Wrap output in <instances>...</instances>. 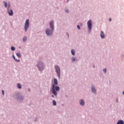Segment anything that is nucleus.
Returning a JSON list of instances; mask_svg holds the SVG:
<instances>
[{
    "label": "nucleus",
    "mask_w": 124,
    "mask_h": 124,
    "mask_svg": "<svg viewBox=\"0 0 124 124\" xmlns=\"http://www.w3.org/2000/svg\"><path fill=\"white\" fill-rule=\"evenodd\" d=\"M37 66L39 69V70H43L44 69V65H43V63L40 62L37 65Z\"/></svg>",
    "instance_id": "nucleus-3"
},
{
    "label": "nucleus",
    "mask_w": 124,
    "mask_h": 124,
    "mask_svg": "<svg viewBox=\"0 0 124 124\" xmlns=\"http://www.w3.org/2000/svg\"><path fill=\"white\" fill-rule=\"evenodd\" d=\"M46 34L49 36H51V35L53 34V32L52 31H51V30L49 29H47L46 30Z\"/></svg>",
    "instance_id": "nucleus-4"
},
{
    "label": "nucleus",
    "mask_w": 124,
    "mask_h": 124,
    "mask_svg": "<svg viewBox=\"0 0 124 124\" xmlns=\"http://www.w3.org/2000/svg\"><path fill=\"white\" fill-rule=\"evenodd\" d=\"M123 94L124 95V92H123Z\"/></svg>",
    "instance_id": "nucleus-29"
},
{
    "label": "nucleus",
    "mask_w": 124,
    "mask_h": 124,
    "mask_svg": "<svg viewBox=\"0 0 124 124\" xmlns=\"http://www.w3.org/2000/svg\"><path fill=\"white\" fill-rule=\"evenodd\" d=\"M88 28L89 31L92 30V20H90L87 22Z\"/></svg>",
    "instance_id": "nucleus-5"
},
{
    "label": "nucleus",
    "mask_w": 124,
    "mask_h": 124,
    "mask_svg": "<svg viewBox=\"0 0 124 124\" xmlns=\"http://www.w3.org/2000/svg\"><path fill=\"white\" fill-rule=\"evenodd\" d=\"M92 91L93 93H95V92H96L95 88L93 86H92Z\"/></svg>",
    "instance_id": "nucleus-11"
},
{
    "label": "nucleus",
    "mask_w": 124,
    "mask_h": 124,
    "mask_svg": "<svg viewBox=\"0 0 124 124\" xmlns=\"http://www.w3.org/2000/svg\"><path fill=\"white\" fill-rule=\"evenodd\" d=\"M103 71H104V72L105 73H106V72H107V69H106V68L104 69Z\"/></svg>",
    "instance_id": "nucleus-23"
},
{
    "label": "nucleus",
    "mask_w": 124,
    "mask_h": 124,
    "mask_svg": "<svg viewBox=\"0 0 124 124\" xmlns=\"http://www.w3.org/2000/svg\"><path fill=\"white\" fill-rule=\"evenodd\" d=\"M29 28H30V20L29 19H27L26 20L24 26L25 31H28V29H29Z\"/></svg>",
    "instance_id": "nucleus-1"
},
{
    "label": "nucleus",
    "mask_w": 124,
    "mask_h": 124,
    "mask_svg": "<svg viewBox=\"0 0 124 124\" xmlns=\"http://www.w3.org/2000/svg\"><path fill=\"white\" fill-rule=\"evenodd\" d=\"M54 82L55 85L57 86V85H58V80L56 78H54Z\"/></svg>",
    "instance_id": "nucleus-12"
},
{
    "label": "nucleus",
    "mask_w": 124,
    "mask_h": 124,
    "mask_svg": "<svg viewBox=\"0 0 124 124\" xmlns=\"http://www.w3.org/2000/svg\"><path fill=\"white\" fill-rule=\"evenodd\" d=\"M52 97H54V95H52Z\"/></svg>",
    "instance_id": "nucleus-28"
},
{
    "label": "nucleus",
    "mask_w": 124,
    "mask_h": 124,
    "mask_svg": "<svg viewBox=\"0 0 124 124\" xmlns=\"http://www.w3.org/2000/svg\"><path fill=\"white\" fill-rule=\"evenodd\" d=\"M56 72L59 77L60 78V76H61V68H60V67L58 65H56L55 66Z\"/></svg>",
    "instance_id": "nucleus-2"
},
{
    "label": "nucleus",
    "mask_w": 124,
    "mask_h": 124,
    "mask_svg": "<svg viewBox=\"0 0 124 124\" xmlns=\"http://www.w3.org/2000/svg\"><path fill=\"white\" fill-rule=\"evenodd\" d=\"M55 90L56 91H57V92H59V91H60V87L59 86H56L55 87Z\"/></svg>",
    "instance_id": "nucleus-15"
},
{
    "label": "nucleus",
    "mask_w": 124,
    "mask_h": 124,
    "mask_svg": "<svg viewBox=\"0 0 124 124\" xmlns=\"http://www.w3.org/2000/svg\"><path fill=\"white\" fill-rule=\"evenodd\" d=\"M109 22H111V21H112V19L111 18H109Z\"/></svg>",
    "instance_id": "nucleus-26"
},
{
    "label": "nucleus",
    "mask_w": 124,
    "mask_h": 124,
    "mask_svg": "<svg viewBox=\"0 0 124 124\" xmlns=\"http://www.w3.org/2000/svg\"><path fill=\"white\" fill-rule=\"evenodd\" d=\"M65 12H68V10H66V11H65Z\"/></svg>",
    "instance_id": "nucleus-27"
},
{
    "label": "nucleus",
    "mask_w": 124,
    "mask_h": 124,
    "mask_svg": "<svg viewBox=\"0 0 124 124\" xmlns=\"http://www.w3.org/2000/svg\"><path fill=\"white\" fill-rule=\"evenodd\" d=\"M17 88H18V89H21V84H20V83H18L17 84Z\"/></svg>",
    "instance_id": "nucleus-19"
},
{
    "label": "nucleus",
    "mask_w": 124,
    "mask_h": 124,
    "mask_svg": "<svg viewBox=\"0 0 124 124\" xmlns=\"http://www.w3.org/2000/svg\"><path fill=\"white\" fill-rule=\"evenodd\" d=\"M16 56H17L18 57V58H21V54H20V53H17L16 54Z\"/></svg>",
    "instance_id": "nucleus-17"
},
{
    "label": "nucleus",
    "mask_w": 124,
    "mask_h": 124,
    "mask_svg": "<svg viewBox=\"0 0 124 124\" xmlns=\"http://www.w3.org/2000/svg\"><path fill=\"white\" fill-rule=\"evenodd\" d=\"M101 38H105V34L103 31H101Z\"/></svg>",
    "instance_id": "nucleus-8"
},
{
    "label": "nucleus",
    "mask_w": 124,
    "mask_h": 124,
    "mask_svg": "<svg viewBox=\"0 0 124 124\" xmlns=\"http://www.w3.org/2000/svg\"><path fill=\"white\" fill-rule=\"evenodd\" d=\"M75 61H76V59L75 58H73L72 59V62H75Z\"/></svg>",
    "instance_id": "nucleus-22"
},
{
    "label": "nucleus",
    "mask_w": 124,
    "mask_h": 124,
    "mask_svg": "<svg viewBox=\"0 0 124 124\" xmlns=\"http://www.w3.org/2000/svg\"><path fill=\"white\" fill-rule=\"evenodd\" d=\"M3 3H5V7H7V3L5 1H3Z\"/></svg>",
    "instance_id": "nucleus-21"
},
{
    "label": "nucleus",
    "mask_w": 124,
    "mask_h": 124,
    "mask_svg": "<svg viewBox=\"0 0 124 124\" xmlns=\"http://www.w3.org/2000/svg\"><path fill=\"white\" fill-rule=\"evenodd\" d=\"M79 103H80V105H81V106H84V105L85 104V102L83 100H80L79 101Z\"/></svg>",
    "instance_id": "nucleus-9"
},
{
    "label": "nucleus",
    "mask_w": 124,
    "mask_h": 124,
    "mask_svg": "<svg viewBox=\"0 0 124 124\" xmlns=\"http://www.w3.org/2000/svg\"><path fill=\"white\" fill-rule=\"evenodd\" d=\"M53 104L54 106H56V105H57V103L55 102V100H53Z\"/></svg>",
    "instance_id": "nucleus-18"
},
{
    "label": "nucleus",
    "mask_w": 124,
    "mask_h": 124,
    "mask_svg": "<svg viewBox=\"0 0 124 124\" xmlns=\"http://www.w3.org/2000/svg\"><path fill=\"white\" fill-rule=\"evenodd\" d=\"M27 37H26V36L24 37L23 39V42H26V41H27Z\"/></svg>",
    "instance_id": "nucleus-16"
},
{
    "label": "nucleus",
    "mask_w": 124,
    "mask_h": 124,
    "mask_svg": "<svg viewBox=\"0 0 124 124\" xmlns=\"http://www.w3.org/2000/svg\"><path fill=\"white\" fill-rule=\"evenodd\" d=\"M52 87V92L53 94H54V95H57V92H56V90H55V85L53 84Z\"/></svg>",
    "instance_id": "nucleus-6"
},
{
    "label": "nucleus",
    "mask_w": 124,
    "mask_h": 124,
    "mask_svg": "<svg viewBox=\"0 0 124 124\" xmlns=\"http://www.w3.org/2000/svg\"><path fill=\"white\" fill-rule=\"evenodd\" d=\"M13 58L16 61V62H20V60H16V58H15V56L14 55L13 56Z\"/></svg>",
    "instance_id": "nucleus-14"
},
{
    "label": "nucleus",
    "mask_w": 124,
    "mask_h": 124,
    "mask_svg": "<svg viewBox=\"0 0 124 124\" xmlns=\"http://www.w3.org/2000/svg\"><path fill=\"white\" fill-rule=\"evenodd\" d=\"M11 50L12 51H15V47L14 46H12L11 47Z\"/></svg>",
    "instance_id": "nucleus-20"
},
{
    "label": "nucleus",
    "mask_w": 124,
    "mask_h": 124,
    "mask_svg": "<svg viewBox=\"0 0 124 124\" xmlns=\"http://www.w3.org/2000/svg\"><path fill=\"white\" fill-rule=\"evenodd\" d=\"M77 28H78V30H80V26H79V25H78Z\"/></svg>",
    "instance_id": "nucleus-25"
},
{
    "label": "nucleus",
    "mask_w": 124,
    "mask_h": 124,
    "mask_svg": "<svg viewBox=\"0 0 124 124\" xmlns=\"http://www.w3.org/2000/svg\"><path fill=\"white\" fill-rule=\"evenodd\" d=\"M2 94H3V95H4V91L2 90Z\"/></svg>",
    "instance_id": "nucleus-24"
},
{
    "label": "nucleus",
    "mask_w": 124,
    "mask_h": 124,
    "mask_svg": "<svg viewBox=\"0 0 124 124\" xmlns=\"http://www.w3.org/2000/svg\"><path fill=\"white\" fill-rule=\"evenodd\" d=\"M71 53H72V55H73V56H75V50L72 49Z\"/></svg>",
    "instance_id": "nucleus-13"
},
{
    "label": "nucleus",
    "mask_w": 124,
    "mask_h": 124,
    "mask_svg": "<svg viewBox=\"0 0 124 124\" xmlns=\"http://www.w3.org/2000/svg\"><path fill=\"white\" fill-rule=\"evenodd\" d=\"M8 13L10 16H12L13 15V11L11 9L10 11H8Z\"/></svg>",
    "instance_id": "nucleus-10"
},
{
    "label": "nucleus",
    "mask_w": 124,
    "mask_h": 124,
    "mask_svg": "<svg viewBox=\"0 0 124 124\" xmlns=\"http://www.w3.org/2000/svg\"><path fill=\"white\" fill-rule=\"evenodd\" d=\"M50 27L52 31H54V21H52L50 23Z\"/></svg>",
    "instance_id": "nucleus-7"
}]
</instances>
